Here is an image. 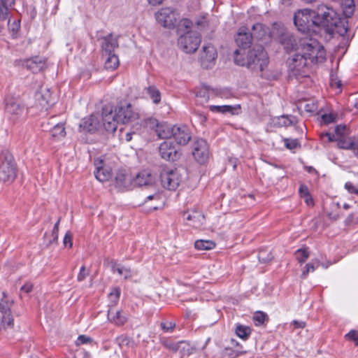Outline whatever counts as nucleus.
<instances>
[{"label":"nucleus","instance_id":"41","mask_svg":"<svg viewBox=\"0 0 358 358\" xmlns=\"http://www.w3.org/2000/svg\"><path fill=\"white\" fill-rule=\"evenodd\" d=\"M273 256L267 249H262L258 254L259 261L262 263H267L272 260Z\"/></svg>","mask_w":358,"mask_h":358},{"label":"nucleus","instance_id":"58","mask_svg":"<svg viewBox=\"0 0 358 358\" xmlns=\"http://www.w3.org/2000/svg\"><path fill=\"white\" fill-rule=\"evenodd\" d=\"M176 324L171 322H162L161 327L162 329L165 331H171L174 329Z\"/></svg>","mask_w":358,"mask_h":358},{"label":"nucleus","instance_id":"32","mask_svg":"<svg viewBox=\"0 0 358 358\" xmlns=\"http://www.w3.org/2000/svg\"><path fill=\"white\" fill-rule=\"evenodd\" d=\"M96 178L100 182L108 181L112 176L111 171L105 167H97L94 172Z\"/></svg>","mask_w":358,"mask_h":358},{"label":"nucleus","instance_id":"20","mask_svg":"<svg viewBox=\"0 0 358 358\" xmlns=\"http://www.w3.org/2000/svg\"><path fill=\"white\" fill-rule=\"evenodd\" d=\"M103 125L105 129L108 132H115L117 127V121L115 113L113 114L112 110L107 112L106 108L102 112Z\"/></svg>","mask_w":358,"mask_h":358},{"label":"nucleus","instance_id":"61","mask_svg":"<svg viewBox=\"0 0 358 358\" xmlns=\"http://www.w3.org/2000/svg\"><path fill=\"white\" fill-rule=\"evenodd\" d=\"M15 0H0V4L8 8H12L15 5Z\"/></svg>","mask_w":358,"mask_h":358},{"label":"nucleus","instance_id":"59","mask_svg":"<svg viewBox=\"0 0 358 358\" xmlns=\"http://www.w3.org/2000/svg\"><path fill=\"white\" fill-rule=\"evenodd\" d=\"M115 342L120 345V346H122V345H128L129 344V338L127 337V336H120L119 337H117L115 340Z\"/></svg>","mask_w":358,"mask_h":358},{"label":"nucleus","instance_id":"53","mask_svg":"<svg viewBox=\"0 0 358 358\" xmlns=\"http://www.w3.org/2000/svg\"><path fill=\"white\" fill-rule=\"evenodd\" d=\"M64 245L66 247L69 246V248H71L73 243H72V234L70 231H67L64 236Z\"/></svg>","mask_w":358,"mask_h":358},{"label":"nucleus","instance_id":"11","mask_svg":"<svg viewBox=\"0 0 358 358\" xmlns=\"http://www.w3.org/2000/svg\"><path fill=\"white\" fill-rule=\"evenodd\" d=\"M176 9L166 7L161 8L155 13L156 20L164 27L171 29L177 21Z\"/></svg>","mask_w":358,"mask_h":358},{"label":"nucleus","instance_id":"51","mask_svg":"<svg viewBox=\"0 0 358 358\" xmlns=\"http://www.w3.org/2000/svg\"><path fill=\"white\" fill-rule=\"evenodd\" d=\"M92 339L85 335H80L76 342V345L91 343Z\"/></svg>","mask_w":358,"mask_h":358},{"label":"nucleus","instance_id":"37","mask_svg":"<svg viewBox=\"0 0 358 358\" xmlns=\"http://www.w3.org/2000/svg\"><path fill=\"white\" fill-rule=\"evenodd\" d=\"M194 247L199 250H209L215 247V243L210 240H197L194 243Z\"/></svg>","mask_w":358,"mask_h":358},{"label":"nucleus","instance_id":"23","mask_svg":"<svg viewBox=\"0 0 358 358\" xmlns=\"http://www.w3.org/2000/svg\"><path fill=\"white\" fill-rule=\"evenodd\" d=\"M107 317L110 322L117 326L123 325L127 320V316L123 315L122 311L114 312L112 308L108 310Z\"/></svg>","mask_w":358,"mask_h":358},{"label":"nucleus","instance_id":"49","mask_svg":"<svg viewBox=\"0 0 358 358\" xmlns=\"http://www.w3.org/2000/svg\"><path fill=\"white\" fill-rule=\"evenodd\" d=\"M120 296V289L119 287H115L113 291L109 294V298L111 302L116 303L119 300Z\"/></svg>","mask_w":358,"mask_h":358},{"label":"nucleus","instance_id":"35","mask_svg":"<svg viewBox=\"0 0 358 358\" xmlns=\"http://www.w3.org/2000/svg\"><path fill=\"white\" fill-rule=\"evenodd\" d=\"M50 133L52 138L59 139L66 135L65 128L62 123L55 124L52 128L50 129Z\"/></svg>","mask_w":358,"mask_h":358},{"label":"nucleus","instance_id":"42","mask_svg":"<svg viewBox=\"0 0 358 358\" xmlns=\"http://www.w3.org/2000/svg\"><path fill=\"white\" fill-rule=\"evenodd\" d=\"M80 127L87 132H94L96 129V126L92 119L84 120L80 124Z\"/></svg>","mask_w":358,"mask_h":358},{"label":"nucleus","instance_id":"60","mask_svg":"<svg viewBox=\"0 0 358 358\" xmlns=\"http://www.w3.org/2000/svg\"><path fill=\"white\" fill-rule=\"evenodd\" d=\"M8 25L9 26L10 29L12 30L13 33L17 32L20 28V24L19 22L15 20L11 24H10V17H8Z\"/></svg>","mask_w":358,"mask_h":358},{"label":"nucleus","instance_id":"57","mask_svg":"<svg viewBox=\"0 0 358 358\" xmlns=\"http://www.w3.org/2000/svg\"><path fill=\"white\" fill-rule=\"evenodd\" d=\"M88 274L89 273L86 271L85 267L84 266H82L77 277L78 280L80 282L84 280Z\"/></svg>","mask_w":358,"mask_h":358},{"label":"nucleus","instance_id":"1","mask_svg":"<svg viewBox=\"0 0 358 358\" xmlns=\"http://www.w3.org/2000/svg\"><path fill=\"white\" fill-rule=\"evenodd\" d=\"M314 15L317 31L322 27L329 34L338 33L340 35H344L348 31L343 21L333 8L321 4L314 10Z\"/></svg>","mask_w":358,"mask_h":358},{"label":"nucleus","instance_id":"31","mask_svg":"<svg viewBox=\"0 0 358 358\" xmlns=\"http://www.w3.org/2000/svg\"><path fill=\"white\" fill-rule=\"evenodd\" d=\"M145 90L153 103L157 105L160 103L161 92L155 85L148 86Z\"/></svg>","mask_w":358,"mask_h":358},{"label":"nucleus","instance_id":"6","mask_svg":"<svg viewBox=\"0 0 358 358\" xmlns=\"http://www.w3.org/2000/svg\"><path fill=\"white\" fill-rule=\"evenodd\" d=\"M271 37L278 41L287 52L295 50L297 42L294 36L280 23L275 22L271 30Z\"/></svg>","mask_w":358,"mask_h":358},{"label":"nucleus","instance_id":"38","mask_svg":"<svg viewBox=\"0 0 358 358\" xmlns=\"http://www.w3.org/2000/svg\"><path fill=\"white\" fill-rule=\"evenodd\" d=\"M211 90L213 94L222 99H230L234 96V93L229 88H214Z\"/></svg>","mask_w":358,"mask_h":358},{"label":"nucleus","instance_id":"17","mask_svg":"<svg viewBox=\"0 0 358 358\" xmlns=\"http://www.w3.org/2000/svg\"><path fill=\"white\" fill-rule=\"evenodd\" d=\"M162 158L167 161L174 162L180 158V154L172 142L164 141L159 147Z\"/></svg>","mask_w":358,"mask_h":358},{"label":"nucleus","instance_id":"15","mask_svg":"<svg viewBox=\"0 0 358 358\" xmlns=\"http://www.w3.org/2000/svg\"><path fill=\"white\" fill-rule=\"evenodd\" d=\"M217 56V50L213 45L210 44L203 45L200 54L201 66L205 69L211 68L215 64Z\"/></svg>","mask_w":358,"mask_h":358},{"label":"nucleus","instance_id":"46","mask_svg":"<svg viewBox=\"0 0 358 358\" xmlns=\"http://www.w3.org/2000/svg\"><path fill=\"white\" fill-rule=\"evenodd\" d=\"M267 317V315L262 311H257L253 316V320L256 323V325H260L264 324L265 319Z\"/></svg>","mask_w":358,"mask_h":358},{"label":"nucleus","instance_id":"27","mask_svg":"<svg viewBox=\"0 0 358 358\" xmlns=\"http://www.w3.org/2000/svg\"><path fill=\"white\" fill-rule=\"evenodd\" d=\"M134 185L136 186H147L152 183V178L146 171L140 172L133 180Z\"/></svg>","mask_w":358,"mask_h":358},{"label":"nucleus","instance_id":"8","mask_svg":"<svg viewBox=\"0 0 358 358\" xmlns=\"http://www.w3.org/2000/svg\"><path fill=\"white\" fill-rule=\"evenodd\" d=\"M201 43L200 34L196 31H187L178 39V45L184 52H194Z\"/></svg>","mask_w":358,"mask_h":358},{"label":"nucleus","instance_id":"18","mask_svg":"<svg viewBox=\"0 0 358 358\" xmlns=\"http://www.w3.org/2000/svg\"><path fill=\"white\" fill-rule=\"evenodd\" d=\"M176 142L179 145H186L191 140L189 129L185 125H173V136Z\"/></svg>","mask_w":358,"mask_h":358},{"label":"nucleus","instance_id":"9","mask_svg":"<svg viewBox=\"0 0 358 358\" xmlns=\"http://www.w3.org/2000/svg\"><path fill=\"white\" fill-rule=\"evenodd\" d=\"M5 112L9 115L10 120L15 122L24 113V105L21 100L14 96H7L5 99Z\"/></svg>","mask_w":358,"mask_h":358},{"label":"nucleus","instance_id":"12","mask_svg":"<svg viewBox=\"0 0 358 358\" xmlns=\"http://www.w3.org/2000/svg\"><path fill=\"white\" fill-rule=\"evenodd\" d=\"M116 118L119 122L126 124L138 118V114L132 110L130 103H120L115 110Z\"/></svg>","mask_w":358,"mask_h":358},{"label":"nucleus","instance_id":"3","mask_svg":"<svg viewBox=\"0 0 358 358\" xmlns=\"http://www.w3.org/2000/svg\"><path fill=\"white\" fill-rule=\"evenodd\" d=\"M302 45L303 52L294 55L292 60L294 62H300L301 65L308 64V60L311 63L322 62L325 59V52L323 46H322L317 41L310 39L308 42H303Z\"/></svg>","mask_w":358,"mask_h":358},{"label":"nucleus","instance_id":"48","mask_svg":"<svg viewBox=\"0 0 358 358\" xmlns=\"http://www.w3.org/2000/svg\"><path fill=\"white\" fill-rule=\"evenodd\" d=\"M318 265L319 264H317V266H315L313 263L307 264L305 266L304 270L303 271V272L301 273V278L303 279L306 278L308 273L313 272L315 270V268L318 266Z\"/></svg>","mask_w":358,"mask_h":358},{"label":"nucleus","instance_id":"14","mask_svg":"<svg viewBox=\"0 0 358 358\" xmlns=\"http://www.w3.org/2000/svg\"><path fill=\"white\" fill-rule=\"evenodd\" d=\"M192 155L199 163L206 162L209 157V146L207 141L203 138L196 140L193 145Z\"/></svg>","mask_w":358,"mask_h":358},{"label":"nucleus","instance_id":"25","mask_svg":"<svg viewBox=\"0 0 358 358\" xmlns=\"http://www.w3.org/2000/svg\"><path fill=\"white\" fill-rule=\"evenodd\" d=\"M268 33V29L261 23H256L252 25L251 34L253 36V38H256L258 41L262 40L267 36Z\"/></svg>","mask_w":358,"mask_h":358},{"label":"nucleus","instance_id":"64","mask_svg":"<svg viewBox=\"0 0 358 358\" xmlns=\"http://www.w3.org/2000/svg\"><path fill=\"white\" fill-rule=\"evenodd\" d=\"M32 289L33 285L31 283L27 282L21 287V291L25 293H29L31 292Z\"/></svg>","mask_w":358,"mask_h":358},{"label":"nucleus","instance_id":"26","mask_svg":"<svg viewBox=\"0 0 358 358\" xmlns=\"http://www.w3.org/2000/svg\"><path fill=\"white\" fill-rule=\"evenodd\" d=\"M106 262L109 266H110L113 272L117 271L120 275H123L125 279L131 278L132 273L129 268L124 267L122 265H117L113 260H106L104 264Z\"/></svg>","mask_w":358,"mask_h":358},{"label":"nucleus","instance_id":"33","mask_svg":"<svg viewBox=\"0 0 358 358\" xmlns=\"http://www.w3.org/2000/svg\"><path fill=\"white\" fill-rule=\"evenodd\" d=\"M130 181V176L126 174L124 171H120L116 173L115 182L117 186L120 187H126L129 185Z\"/></svg>","mask_w":358,"mask_h":358},{"label":"nucleus","instance_id":"54","mask_svg":"<svg viewBox=\"0 0 358 358\" xmlns=\"http://www.w3.org/2000/svg\"><path fill=\"white\" fill-rule=\"evenodd\" d=\"M322 120L324 124H328L335 121V116L331 113L324 114L322 115Z\"/></svg>","mask_w":358,"mask_h":358},{"label":"nucleus","instance_id":"56","mask_svg":"<svg viewBox=\"0 0 358 358\" xmlns=\"http://www.w3.org/2000/svg\"><path fill=\"white\" fill-rule=\"evenodd\" d=\"M299 194L301 197L303 198L308 195H310L309 193L308 188L305 185H301L299 189Z\"/></svg>","mask_w":358,"mask_h":358},{"label":"nucleus","instance_id":"62","mask_svg":"<svg viewBox=\"0 0 358 358\" xmlns=\"http://www.w3.org/2000/svg\"><path fill=\"white\" fill-rule=\"evenodd\" d=\"M345 187L348 190L349 192L358 194V189H357L351 182H346Z\"/></svg>","mask_w":358,"mask_h":358},{"label":"nucleus","instance_id":"30","mask_svg":"<svg viewBox=\"0 0 358 358\" xmlns=\"http://www.w3.org/2000/svg\"><path fill=\"white\" fill-rule=\"evenodd\" d=\"M355 143L351 137L341 136L337 138V146L340 149L352 150L355 149Z\"/></svg>","mask_w":358,"mask_h":358},{"label":"nucleus","instance_id":"36","mask_svg":"<svg viewBox=\"0 0 358 358\" xmlns=\"http://www.w3.org/2000/svg\"><path fill=\"white\" fill-rule=\"evenodd\" d=\"M106 58L105 68L114 70L119 66V59L115 54L103 55Z\"/></svg>","mask_w":358,"mask_h":358},{"label":"nucleus","instance_id":"7","mask_svg":"<svg viewBox=\"0 0 358 358\" xmlns=\"http://www.w3.org/2000/svg\"><path fill=\"white\" fill-rule=\"evenodd\" d=\"M13 303L4 292H0V330L13 327L14 320L10 313Z\"/></svg>","mask_w":358,"mask_h":358},{"label":"nucleus","instance_id":"19","mask_svg":"<svg viewBox=\"0 0 358 358\" xmlns=\"http://www.w3.org/2000/svg\"><path fill=\"white\" fill-rule=\"evenodd\" d=\"M252 39L253 36L251 33L250 34L248 31V29L241 27L236 36L235 41L237 45L241 48L240 50L243 52L250 46Z\"/></svg>","mask_w":358,"mask_h":358},{"label":"nucleus","instance_id":"28","mask_svg":"<svg viewBox=\"0 0 358 358\" xmlns=\"http://www.w3.org/2000/svg\"><path fill=\"white\" fill-rule=\"evenodd\" d=\"M209 109L210 111L214 113H230L231 115L236 114V110L240 109L239 106H232L229 105L224 106H215L211 105L209 106Z\"/></svg>","mask_w":358,"mask_h":358},{"label":"nucleus","instance_id":"44","mask_svg":"<svg viewBox=\"0 0 358 358\" xmlns=\"http://www.w3.org/2000/svg\"><path fill=\"white\" fill-rule=\"evenodd\" d=\"M162 345L169 350L173 351V352H178V346L179 345V342H174L170 339H164L162 340Z\"/></svg>","mask_w":358,"mask_h":358},{"label":"nucleus","instance_id":"40","mask_svg":"<svg viewBox=\"0 0 358 358\" xmlns=\"http://www.w3.org/2000/svg\"><path fill=\"white\" fill-rule=\"evenodd\" d=\"M261 72V76L268 80H277L280 76V72L278 71H270V70H259Z\"/></svg>","mask_w":358,"mask_h":358},{"label":"nucleus","instance_id":"10","mask_svg":"<svg viewBox=\"0 0 358 358\" xmlns=\"http://www.w3.org/2000/svg\"><path fill=\"white\" fill-rule=\"evenodd\" d=\"M159 178L162 185L169 190L176 189L180 185V179L176 170L164 167L160 171Z\"/></svg>","mask_w":358,"mask_h":358},{"label":"nucleus","instance_id":"29","mask_svg":"<svg viewBox=\"0 0 358 358\" xmlns=\"http://www.w3.org/2000/svg\"><path fill=\"white\" fill-rule=\"evenodd\" d=\"M296 122V117L292 115H282L273 120L275 125L278 127H289Z\"/></svg>","mask_w":358,"mask_h":358},{"label":"nucleus","instance_id":"43","mask_svg":"<svg viewBox=\"0 0 358 358\" xmlns=\"http://www.w3.org/2000/svg\"><path fill=\"white\" fill-rule=\"evenodd\" d=\"M213 87L210 86L203 85L202 86L199 90L196 92V96L203 98L206 101H208L210 98V92H212Z\"/></svg>","mask_w":358,"mask_h":358},{"label":"nucleus","instance_id":"21","mask_svg":"<svg viewBox=\"0 0 358 358\" xmlns=\"http://www.w3.org/2000/svg\"><path fill=\"white\" fill-rule=\"evenodd\" d=\"M101 43V49L103 55L115 54L114 51L116 48H118V39L117 38H113V34L104 36Z\"/></svg>","mask_w":358,"mask_h":358},{"label":"nucleus","instance_id":"39","mask_svg":"<svg viewBox=\"0 0 358 358\" xmlns=\"http://www.w3.org/2000/svg\"><path fill=\"white\" fill-rule=\"evenodd\" d=\"M235 332L239 338L246 340L251 334V329L248 326L238 324Z\"/></svg>","mask_w":358,"mask_h":358},{"label":"nucleus","instance_id":"34","mask_svg":"<svg viewBox=\"0 0 358 358\" xmlns=\"http://www.w3.org/2000/svg\"><path fill=\"white\" fill-rule=\"evenodd\" d=\"M196 347L191 346L190 344L185 341H179L178 346V352H179L181 356L189 355L196 352Z\"/></svg>","mask_w":358,"mask_h":358},{"label":"nucleus","instance_id":"4","mask_svg":"<svg viewBox=\"0 0 358 358\" xmlns=\"http://www.w3.org/2000/svg\"><path fill=\"white\" fill-rule=\"evenodd\" d=\"M17 166L13 155L3 150L0 155V182L12 183L17 177Z\"/></svg>","mask_w":358,"mask_h":358},{"label":"nucleus","instance_id":"63","mask_svg":"<svg viewBox=\"0 0 358 358\" xmlns=\"http://www.w3.org/2000/svg\"><path fill=\"white\" fill-rule=\"evenodd\" d=\"M291 324L294 325L295 329H303L306 327V323L303 321L294 320Z\"/></svg>","mask_w":358,"mask_h":358},{"label":"nucleus","instance_id":"22","mask_svg":"<svg viewBox=\"0 0 358 358\" xmlns=\"http://www.w3.org/2000/svg\"><path fill=\"white\" fill-rule=\"evenodd\" d=\"M184 219L192 222L189 224L192 226L193 227L197 228L199 227L205 220L204 215L196 210H193L192 212H185L183 213Z\"/></svg>","mask_w":358,"mask_h":358},{"label":"nucleus","instance_id":"13","mask_svg":"<svg viewBox=\"0 0 358 358\" xmlns=\"http://www.w3.org/2000/svg\"><path fill=\"white\" fill-rule=\"evenodd\" d=\"M15 65L24 67L35 73L45 66V61L43 57L36 56L25 59H17L15 61Z\"/></svg>","mask_w":358,"mask_h":358},{"label":"nucleus","instance_id":"2","mask_svg":"<svg viewBox=\"0 0 358 358\" xmlns=\"http://www.w3.org/2000/svg\"><path fill=\"white\" fill-rule=\"evenodd\" d=\"M245 50H236L234 62L236 64L246 66L252 71L264 70L268 64V57L262 45H256L248 50L245 57Z\"/></svg>","mask_w":358,"mask_h":358},{"label":"nucleus","instance_id":"50","mask_svg":"<svg viewBox=\"0 0 358 358\" xmlns=\"http://www.w3.org/2000/svg\"><path fill=\"white\" fill-rule=\"evenodd\" d=\"M345 337L350 340L353 341L355 343L356 345H358V331L355 330H351L348 334L345 335Z\"/></svg>","mask_w":358,"mask_h":358},{"label":"nucleus","instance_id":"45","mask_svg":"<svg viewBox=\"0 0 358 358\" xmlns=\"http://www.w3.org/2000/svg\"><path fill=\"white\" fill-rule=\"evenodd\" d=\"M309 257L306 249H299L296 252V258L300 263H303Z\"/></svg>","mask_w":358,"mask_h":358},{"label":"nucleus","instance_id":"5","mask_svg":"<svg viewBox=\"0 0 358 358\" xmlns=\"http://www.w3.org/2000/svg\"><path fill=\"white\" fill-rule=\"evenodd\" d=\"M314 16V10L308 8L299 10L294 16V25L303 34L317 33Z\"/></svg>","mask_w":358,"mask_h":358},{"label":"nucleus","instance_id":"16","mask_svg":"<svg viewBox=\"0 0 358 358\" xmlns=\"http://www.w3.org/2000/svg\"><path fill=\"white\" fill-rule=\"evenodd\" d=\"M147 125L150 127H156L155 131L159 138L166 139L172 138L173 126L166 124H159L156 119L150 118L146 120Z\"/></svg>","mask_w":358,"mask_h":358},{"label":"nucleus","instance_id":"52","mask_svg":"<svg viewBox=\"0 0 358 358\" xmlns=\"http://www.w3.org/2000/svg\"><path fill=\"white\" fill-rule=\"evenodd\" d=\"M346 130V125L339 124L335 127V134L337 137L345 136V131Z\"/></svg>","mask_w":358,"mask_h":358},{"label":"nucleus","instance_id":"55","mask_svg":"<svg viewBox=\"0 0 358 358\" xmlns=\"http://www.w3.org/2000/svg\"><path fill=\"white\" fill-rule=\"evenodd\" d=\"M58 231H54L52 229V234H51V238L48 240V242L46 243V246L49 247L50 245L53 243H56L57 242L58 239Z\"/></svg>","mask_w":358,"mask_h":358},{"label":"nucleus","instance_id":"24","mask_svg":"<svg viewBox=\"0 0 358 358\" xmlns=\"http://www.w3.org/2000/svg\"><path fill=\"white\" fill-rule=\"evenodd\" d=\"M37 100L41 102V104L46 103L50 105L53 103V99H52V93L50 89L47 87H41L36 94Z\"/></svg>","mask_w":358,"mask_h":358},{"label":"nucleus","instance_id":"47","mask_svg":"<svg viewBox=\"0 0 358 358\" xmlns=\"http://www.w3.org/2000/svg\"><path fill=\"white\" fill-rule=\"evenodd\" d=\"M283 141L285 147L289 150H293L300 147V144L296 139L284 138Z\"/></svg>","mask_w":358,"mask_h":358}]
</instances>
